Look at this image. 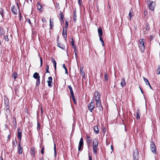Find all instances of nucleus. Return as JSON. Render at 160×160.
<instances>
[{
  "mask_svg": "<svg viewBox=\"0 0 160 160\" xmlns=\"http://www.w3.org/2000/svg\"><path fill=\"white\" fill-rule=\"evenodd\" d=\"M94 96L95 97V101L96 102V107L98 108L100 110L102 111L103 110V107L101 105V100L100 99V94L97 91H95Z\"/></svg>",
  "mask_w": 160,
  "mask_h": 160,
  "instance_id": "obj_1",
  "label": "nucleus"
},
{
  "mask_svg": "<svg viewBox=\"0 0 160 160\" xmlns=\"http://www.w3.org/2000/svg\"><path fill=\"white\" fill-rule=\"evenodd\" d=\"M147 3L148 7L149 10L152 11H154L155 7L156 6V3L155 1H152L149 0H147Z\"/></svg>",
  "mask_w": 160,
  "mask_h": 160,
  "instance_id": "obj_2",
  "label": "nucleus"
},
{
  "mask_svg": "<svg viewBox=\"0 0 160 160\" xmlns=\"http://www.w3.org/2000/svg\"><path fill=\"white\" fill-rule=\"evenodd\" d=\"M93 150L95 154L97 153V150L98 144V141L96 139H94L93 141Z\"/></svg>",
  "mask_w": 160,
  "mask_h": 160,
  "instance_id": "obj_3",
  "label": "nucleus"
},
{
  "mask_svg": "<svg viewBox=\"0 0 160 160\" xmlns=\"http://www.w3.org/2000/svg\"><path fill=\"white\" fill-rule=\"evenodd\" d=\"M144 39H139L138 46L142 53L144 51L145 46L144 45Z\"/></svg>",
  "mask_w": 160,
  "mask_h": 160,
  "instance_id": "obj_4",
  "label": "nucleus"
},
{
  "mask_svg": "<svg viewBox=\"0 0 160 160\" xmlns=\"http://www.w3.org/2000/svg\"><path fill=\"white\" fill-rule=\"evenodd\" d=\"M133 160H138L139 158V153L137 149L134 150L133 154Z\"/></svg>",
  "mask_w": 160,
  "mask_h": 160,
  "instance_id": "obj_5",
  "label": "nucleus"
},
{
  "mask_svg": "<svg viewBox=\"0 0 160 160\" xmlns=\"http://www.w3.org/2000/svg\"><path fill=\"white\" fill-rule=\"evenodd\" d=\"M95 107L94 101V100H92L91 103L88 105V108L89 111L92 112Z\"/></svg>",
  "mask_w": 160,
  "mask_h": 160,
  "instance_id": "obj_6",
  "label": "nucleus"
},
{
  "mask_svg": "<svg viewBox=\"0 0 160 160\" xmlns=\"http://www.w3.org/2000/svg\"><path fill=\"white\" fill-rule=\"evenodd\" d=\"M150 149L152 152L153 153L155 154L157 152L156 150V146L155 144L153 142H152L150 144Z\"/></svg>",
  "mask_w": 160,
  "mask_h": 160,
  "instance_id": "obj_7",
  "label": "nucleus"
},
{
  "mask_svg": "<svg viewBox=\"0 0 160 160\" xmlns=\"http://www.w3.org/2000/svg\"><path fill=\"white\" fill-rule=\"evenodd\" d=\"M83 145V139L82 138H81L79 144V146L78 147V152L80 151L81 150V148Z\"/></svg>",
  "mask_w": 160,
  "mask_h": 160,
  "instance_id": "obj_8",
  "label": "nucleus"
},
{
  "mask_svg": "<svg viewBox=\"0 0 160 160\" xmlns=\"http://www.w3.org/2000/svg\"><path fill=\"white\" fill-rule=\"evenodd\" d=\"M22 134V132L21 131H20V128H19L18 129V139L19 140V142L20 143L21 140Z\"/></svg>",
  "mask_w": 160,
  "mask_h": 160,
  "instance_id": "obj_9",
  "label": "nucleus"
},
{
  "mask_svg": "<svg viewBox=\"0 0 160 160\" xmlns=\"http://www.w3.org/2000/svg\"><path fill=\"white\" fill-rule=\"evenodd\" d=\"M37 9L41 12H42L43 9H42V6L39 2H37Z\"/></svg>",
  "mask_w": 160,
  "mask_h": 160,
  "instance_id": "obj_10",
  "label": "nucleus"
},
{
  "mask_svg": "<svg viewBox=\"0 0 160 160\" xmlns=\"http://www.w3.org/2000/svg\"><path fill=\"white\" fill-rule=\"evenodd\" d=\"M35 148L34 147H32L31 148L30 150V154L31 155L32 157H33L34 156L35 154Z\"/></svg>",
  "mask_w": 160,
  "mask_h": 160,
  "instance_id": "obj_11",
  "label": "nucleus"
},
{
  "mask_svg": "<svg viewBox=\"0 0 160 160\" xmlns=\"http://www.w3.org/2000/svg\"><path fill=\"white\" fill-rule=\"evenodd\" d=\"M83 67H81L80 68V73L82 77L85 78V73L83 70Z\"/></svg>",
  "mask_w": 160,
  "mask_h": 160,
  "instance_id": "obj_12",
  "label": "nucleus"
},
{
  "mask_svg": "<svg viewBox=\"0 0 160 160\" xmlns=\"http://www.w3.org/2000/svg\"><path fill=\"white\" fill-rule=\"evenodd\" d=\"M9 107L5 108L4 109L5 111V114L7 117L10 114V111L9 109Z\"/></svg>",
  "mask_w": 160,
  "mask_h": 160,
  "instance_id": "obj_13",
  "label": "nucleus"
},
{
  "mask_svg": "<svg viewBox=\"0 0 160 160\" xmlns=\"http://www.w3.org/2000/svg\"><path fill=\"white\" fill-rule=\"evenodd\" d=\"M86 140L87 142V143L88 144V146H89H89H90V144H91V138L90 137L88 136H86Z\"/></svg>",
  "mask_w": 160,
  "mask_h": 160,
  "instance_id": "obj_14",
  "label": "nucleus"
},
{
  "mask_svg": "<svg viewBox=\"0 0 160 160\" xmlns=\"http://www.w3.org/2000/svg\"><path fill=\"white\" fill-rule=\"evenodd\" d=\"M4 100H5L4 105L5 106V108L9 107V101L8 100V98H6V99H4Z\"/></svg>",
  "mask_w": 160,
  "mask_h": 160,
  "instance_id": "obj_15",
  "label": "nucleus"
},
{
  "mask_svg": "<svg viewBox=\"0 0 160 160\" xmlns=\"http://www.w3.org/2000/svg\"><path fill=\"white\" fill-rule=\"evenodd\" d=\"M11 10L14 14H17V10L15 6H13V7L11 8Z\"/></svg>",
  "mask_w": 160,
  "mask_h": 160,
  "instance_id": "obj_16",
  "label": "nucleus"
},
{
  "mask_svg": "<svg viewBox=\"0 0 160 160\" xmlns=\"http://www.w3.org/2000/svg\"><path fill=\"white\" fill-rule=\"evenodd\" d=\"M93 130L95 133L96 134H98L99 131V128L97 126H94Z\"/></svg>",
  "mask_w": 160,
  "mask_h": 160,
  "instance_id": "obj_17",
  "label": "nucleus"
},
{
  "mask_svg": "<svg viewBox=\"0 0 160 160\" xmlns=\"http://www.w3.org/2000/svg\"><path fill=\"white\" fill-rule=\"evenodd\" d=\"M18 151L19 154H21L22 153V148L21 147L20 143H19L18 145Z\"/></svg>",
  "mask_w": 160,
  "mask_h": 160,
  "instance_id": "obj_18",
  "label": "nucleus"
},
{
  "mask_svg": "<svg viewBox=\"0 0 160 160\" xmlns=\"http://www.w3.org/2000/svg\"><path fill=\"white\" fill-rule=\"evenodd\" d=\"M34 78L35 79H38V78L40 79V77L39 75V74L38 72H35L33 75V76Z\"/></svg>",
  "mask_w": 160,
  "mask_h": 160,
  "instance_id": "obj_19",
  "label": "nucleus"
},
{
  "mask_svg": "<svg viewBox=\"0 0 160 160\" xmlns=\"http://www.w3.org/2000/svg\"><path fill=\"white\" fill-rule=\"evenodd\" d=\"M98 31L99 37H102V36L103 33L101 28L98 29Z\"/></svg>",
  "mask_w": 160,
  "mask_h": 160,
  "instance_id": "obj_20",
  "label": "nucleus"
},
{
  "mask_svg": "<svg viewBox=\"0 0 160 160\" xmlns=\"http://www.w3.org/2000/svg\"><path fill=\"white\" fill-rule=\"evenodd\" d=\"M126 85V83L125 82L124 78H123L122 80V81L121 82V85L122 87H124Z\"/></svg>",
  "mask_w": 160,
  "mask_h": 160,
  "instance_id": "obj_21",
  "label": "nucleus"
},
{
  "mask_svg": "<svg viewBox=\"0 0 160 160\" xmlns=\"http://www.w3.org/2000/svg\"><path fill=\"white\" fill-rule=\"evenodd\" d=\"M57 46L63 50H64L65 49V46L61 43H58L57 44Z\"/></svg>",
  "mask_w": 160,
  "mask_h": 160,
  "instance_id": "obj_22",
  "label": "nucleus"
},
{
  "mask_svg": "<svg viewBox=\"0 0 160 160\" xmlns=\"http://www.w3.org/2000/svg\"><path fill=\"white\" fill-rule=\"evenodd\" d=\"M5 31L3 30V29L0 27V36H2L5 34Z\"/></svg>",
  "mask_w": 160,
  "mask_h": 160,
  "instance_id": "obj_23",
  "label": "nucleus"
},
{
  "mask_svg": "<svg viewBox=\"0 0 160 160\" xmlns=\"http://www.w3.org/2000/svg\"><path fill=\"white\" fill-rule=\"evenodd\" d=\"M133 12L132 11V9H131L129 13V17L130 20H131V18H132L133 17Z\"/></svg>",
  "mask_w": 160,
  "mask_h": 160,
  "instance_id": "obj_24",
  "label": "nucleus"
},
{
  "mask_svg": "<svg viewBox=\"0 0 160 160\" xmlns=\"http://www.w3.org/2000/svg\"><path fill=\"white\" fill-rule=\"evenodd\" d=\"M136 114H137V118L138 119H139L140 118V114L139 112V109H138L136 112Z\"/></svg>",
  "mask_w": 160,
  "mask_h": 160,
  "instance_id": "obj_25",
  "label": "nucleus"
},
{
  "mask_svg": "<svg viewBox=\"0 0 160 160\" xmlns=\"http://www.w3.org/2000/svg\"><path fill=\"white\" fill-rule=\"evenodd\" d=\"M51 60L54 66L55 69L56 70V62L52 58Z\"/></svg>",
  "mask_w": 160,
  "mask_h": 160,
  "instance_id": "obj_26",
  "label": "nucleus"
},
{
  "mask_svg": "<svg viewBox=\"0 0 160 160\" xmlns=\"http://www.w3.org/2000/svg\"><path fill=\"white\" fill-rule=\"evenodd\" d=\"M143 78L144 80V82H145L146 84L147 85H149V82L148 80V79L144 77H143Z\"/></svg>",
  "mask_w": 160,
  "mask_h": 160,
  "instance_id": "obj_27",
  "label": "nucleus"
},
{
  "mask_svg": "<svg viewBox=\"0 0 160 160\" xmlns=\"http://www.w3.org/2000/svg\"><path fill=\"white\" fill-rule=\"evenodd\" d=\"M67 29L66 28L65 30V28H63V30L62 32V35H67Z\"/></svg>",
  "mask_w": 160,
  "mask_h": 160,
  "instance_id": "obj_28",
  "label": "nucleus"
},
{
  "mask_svg": "<svg viewBox=\"0 0 160 160\" xmlns=\"http://www.w3.org/2000/svg\"><path fill=\"white\" fill-rule=\"evenodd\" d=\"M68 87L70 90V94L73 93V92L71 85H68Z\"/></svg>",
  "mask_w": 160,
  "mask_h": 160,
  "instance_id": "obj_29",
  "label": "nucleus"
},
{
  "mask_svg": "<svg viewBox=\"0 0 160 160\" xmlns=\"http://www.w3.org/2000/svg\"><path fill=\"white\" fill-rule=\"evenodd\" d=\"M59 15L60 16L61 19L62 20V21L63 22V19L64 18V15H63L62 12L61 11L60 13L59 14Z\"/></svg>",
  "mask_w": 160,
  "mask_h": 160,
  "instance_id": "obj_30",
  "label": "nucleus"
},
{
  "mask_svg": "<svg viewBox=\"0 0 160 160\" xmlns=\"http://www.w3.org/2000/svg\"><path fill=\"white\" fill-rule=\"evenodd\" d=\"M47 82L48 83V85L49 87L51 88L52 86V82H50V81H47Z\"/></svg>",
  "mask_w": 160,
  "mask_h": 160,
  "instance_id": "obj_31",
  "label": "nucleus"
},
{
  "mask_svg": "<svg viewBox=\"0 0 160 160\" xmlns=\"http://www.w3.org/2000/svg\"><path fill=\"white\" fill-rule=\"evenodd\" d=\"M40 79L38 78V79L36 80V86H38L40 84Z\"/></svg>",
  "mask_w": 160,
  "mask_h": 160,
  "instance_id": "obj_32",
  "label": "nucleus"
},
{
  "mask_svg": "<svg viewBox=\"0 0 160 160\" xmlns=\"http://www.w3.org/2000/svg\"><path fill=\"white\" fill-rule=\"evenodd\" d=\"M18 76V74L16 72H14L12 74V76L13 77V78L14 79V80H15L16 79V78L17 76Z\"/></svg>",
  "mask_w": 160,
  "mask_h": 160,
  "instance_id": "obj_33",
  "label": "nucleus"
},
{
  "mask_svg": "<svg viewBox=\"0 0 160 160\" xmlns=\"http://www.w3.org/2000/svg\"><path fill=\"white\" fill-rule=\"evenodd\" d=\"M77 16H76V11H75L74 13V18H73V20L74 21L76 22L77 20L76 18Z\"/></svg>",
  "mask_w": 160,
  "mask_h": 160,
  "instance_id": "obj_34",
  "label": "nucleus"
},
{
  "mask_svg": "<svg viewBox=\"0 0 160 160\" xmlns=\"http://www.w3.org/2000/svg\"><path fill=\"white\" fill-rule=\"evenodd\" d=\"M56 144L54 143V154L55 156V157H56V155H57V152L56 150Z\"/></svg>",
  "mask_w": 160,
  "mask_h": 160,
  "instance_id": "obj_35",
  "label": "nucleus"
},
{
  "mask_svg": "<svg viewBox=\"0 0 160 160\" xmlns=\"http://www.w3.org/2000/svg\"><path fill=\"white\" fill-rule=\"evenodd\" d=\"M104 79L106 81H107L108 80V76L107 74V73H105L104 74Z\"/></svg>",
  "mask_w": 160,
  "mask_h": 160,
  "instance_id": "obj_36",
  "label": "nucleus"
},
{
  "mask_svg": "<svg viewBox=\"0 0 160 160\" xmlns=\"http://www.w3.org/2000/svg\"><path fill=\"white\" fill-rule=\"evenodd\" d=\"M3 38L6 41L8 42L9 41V39L7 35H5Z\"/></svg>",
  "mask_w": 160,
  "mask_h": 160,
  "instance_id": "obj_37",
  "label": "nucleus"
},
{
  "mask_svg": "<svg viewBox=\"0 0 160 160\" xmlns=\"http://www.w3.org/2000/svg\"><path fill=\"white\" fill-rule=\"evenodd\" d=\"M46 73H49V65H46Z\"/></svg>",
  "mask_w": 160,
  "mask_h": 160,
  "instance_id": "obj_38",
  "label": "nucleus"
},
{
  "mask_svg": "<svg viewBox=\"0 0 160 160\" xmlns=\"http://www.w3.org/2000/svg\"><path fill=\"white\" fill-rule=\"evenodd\" d=\"M13 123L14 124V125H17V122H16V118L15 117H13Z\"/></svg>",
  "mask_w": 160,
  "mask_h": 160,
  "instance_id": "obj_39",
  "label": "nucleus"
},
{
  "mask_svg": "<svg viewBox=\"0 0 160 160\" xmlns=\"http://www.w3.org/2000/svg\"><path fill=\"white\" fill-rule=\"evenodd\" d=\"M53 22H51V19H50V28H52V27H53Z\"/></svg>",
  "mask_w": 160,
  "mask_h": 160,
  "instance_id": "obj_40",
  "label": "nucleus"
},
{
  "mask_svg": "<svg viewBox=\"0 0 160 160\" xmlns=\"http://www.w3.org/2000/svg\"><path fill=\"white\" fill-rule=\"evenodd\" d=\"M71 39L72 40V41L71 42H72V47L73 48L75 47L76 46L75 45V44H74V41L73 40V39L72 38Z\"/></svg>",
  "mask_w": 160,
  "mask_h": 160,
  "instance_id": "obj_41",
  "label": "nucleus"
},
{
  "mask_svg": "<svg viewBox=\"0 0 160 160\" xmlns=\"http://www.w3.org/2000/svg\"><path fill=\"white\" fill-rule=\"evenodd\" d=\"M146 30H149V26L148 23H146Z\"/></svg>",
  "mask_w": 160,
  "mask_h": 160,
  "instance_id": "obj_42",
  "label": "nucleus"
},
{
  "mask_svg": "<svg viewBox=\"0 0 160 160\" xmlns=\"http://www.w3.org/2000/svg\"><path fill=\"white\" fill-rule=\"evenodd\" d=\"M68 21H65V28H65V29H66V28H68Z\"/></svg>",
  "mask_w": 160,
  "mask_h": 160,
  "instance_id": "obj_43",
  "label": "nucleus"
},
{
  "mask_svg": "<svg viewBox=\"0 0 160 160\" xmlns=\"http://www.w3.org/2000/svg\"><path fill=\"white\" fill-rule=\"evenodd\" d=\"M48 80L47 81H50V82H52V77L51 76L49 77L48 78Z\"/></svg>",
  "mask_w": 160,
  "mask_h": 160,
  "instance_id": "obj_44",
  "label": "nucleus"
},
{
  "mask_svg": "<svg viewBox=\"0 0 160 160\" xmlns=\"http://www.w3.org/2000/svg\"><path fill=\"white\" fill-rule=\"evenodd\" d=\"M42 21L43 22L46 23V20L45 18H43L42 19Z\"/></svg>",
  "mask_w": 160,
  "mask_h": 160,
  "instance_id": "obj_45",
  "label": "nucleus"
},
{
  "mask_svg": "<svg viewBox=\"0 0 160 160\" xmlns=\"http://www.w3.org/2000/svg\"><path fill=\"white\" fill-rule=\"evenodd\" d=\"M40 66H42V58L40 57Z\"/></svg>",
  "mask_w": 160,
  "mask_h": 160,
  "instance_id": "obj_46",
  "label": "nucleus"
},
{
  "mask_svg": "<svg viewBox=\"0 0 160 160\" xmlns=\"http://www.w3.org/2000/svg\"><path fill=\"white\" fill-rule=\"evenodd\" d=\"M78 3L80 5V6H81L82 1V0H78Z\"/></svg>",
  "mask_w": 160,
  "mask_h": 160,
  "instance_id": "obj_47",
  "label": "nucleus"
},
{
  "mask_svg": "<svg viewBox=\"0 0 160 160\" xmlns=\"http://www.w3.org/2000/svg\"><path fill=\"white\" fill-rule=\"evenodd\" d=\"M44 147H43L42 148V149L41 150V153L42 154H43L44 153Z\"/></svg>",
  "mask_w": 160,
  "mask_h": 160,
  "instance_id": "obj_48",
  "label": "nucleus"
},
{
  "mask_svg": "<svg viewBox=\"0 0 160 160\" xmlns=\"http://www.w3.org/2000/svg\"><path fill=\"white\" fill-rule=\"evenodd\" d=\"M27 21L28 22V23L29 24H31V21L29 19H28L27 20Z\"/></svg>",
  "mask_w": 160,
  "mask_h": 160,
  "instance_id": "obj_49",
  "label": "nucleus"
},
{
  "mask_svg": "<svg viewBox=\"0 0 160 160\" xmlns=\"http://www.w3.org/2000/svg\"><path fill=\"white\" fill-rule=\"evenodd\" d=\"M71 97H72V99H74V98H74V93H71Z\"/></svg>",
  "mask_w": 160,
  "mask_h": 160,
  "instance_id": "obj_50",
  "label": "nucleus"
},
{
  "mask_svg": "<svg viewBox=\"0 0 160 160\" xmlns=\"http://www.w3.org/2000/svg\"><path fill=\"white\" fill-rule=\"evenodd\" d=\"M150 40L152 41L153 38V36L152 35H150Z\"/></svg>",
  "mask_w": 160,
  "mask_h": 160,
  "instance_id": "obj_51",
  "label": "nucleus"
},
{
  "mask_svg": "<svg viewBox=\"0 0 160 160\" xmlns=\"http://www.w3.org/2000/svg\"><path fill=\"white\" fill-rule=\"evenodd\" d=\"M158 72H157L158 74H160V67L159 68L158 70Z\"/></svg>",
  "mask_w": 160,
  "mask_h": 160,
  "instance_id": "obj_52",
  "label": "nucleus"
},
{
  "mask_svg": "<svg viewBox=\"0 0 160 160\" xmlns=\"http://www.w3.org/2000/svg\"><path fill=\"white\" fill-rule=\"evenodd\" d=\"M99 37L100 40V41L101 42H102L103 41L102 39V38H101V37Z\"/></svg>",
  "mask_w": 160,
  "mask_h": 160,
  "instance_id": "obj_53",
  "label": "nucleus"
},
{
  "mask_svg": "<svg viewBox=\"0 0 160 160\" xmlns=\"http://www.w3.org/2000/svg\"><path fill=\"white\" fill-rule=\"evenodd\" d=\"M1 10H2V12H0V14H1L2 16V15H3V11L2 10L1 8Z\"/></svg>",
  "mask_w": 160,
  "mask_h": 160,
  "instance_id": "obj_54",
  "label": "nucleus"
},
{
  "mask_svg": "<svg viewBox=\"0 0 160 160\" xmlns=\"http://www.w3.org/2000/svg\"><path fill=\"white\" fill-rule=\"evenodd\" d=\"M63 36L64 38L65 39V40L66 41L67 35H63Z\"/></svg>",
  "mask_w": 160,
  "mask_h": 160,
  "instance_id": "obj_55",
  "label": "nucleus"
},
{
  "mask_svg": "<svg viewBox=\"0 0 160 160\" xmlns=\"http://www.w3.org/2000/svg\"><path fill=\"white\" fill-rule=\"evenodd\" d=\"M72 100H73V101L74 103L75 104H76V101L75 100V98H74V99H73Z\"/></svg>",
  "mask_w": 160,
  "mask_h": 160,
  "instance_id": "obj_56",
  "label": "nucleus"
},
{
  "mask_svg": "<svg viewBox=\"0 0 160 160\" xmlns=\"http://www.w3.org/2000/svg\"><path fill=\"white\" fill-rule=\"evenodd\" d=\"M62 67L65 69V70L66 69H67L66 67L65 66V65L64 64H63V66H62Z\"/></svg>",
  "mask_w": 160,
  "mask_h": 160,
  "instance_id": "obj_57",
  "label": "nucleus"
},
{
  "mask_svg": "<svg viewBox=\"0 0 160 160\" xmlns=\"http://www.w3.org/2000/svg\"><path fill=\"white\" fill-rule=\"evenodd\" d=\"M10 138V134H9L8 136V141L9 140Z\"/></svg>",
  "mask_w": 160,
  "mask_h": 160,
  "instance_id": "obj_58",
  "label": "nucleus"
},
{
  "mask_svg": "<svg viewBox=\"0 0 160 160\" xmlns=\"http://www.w3.org/2000/svg\"><path fill=\"white\" fill-rule=\"evenodd\" d=\"M73 48H74V51L75 52V53L76 52H77V51L76 48V47H74Z\"/></svg>",
  "mask_w": 160,
  "mask_h": 160,
  "instance_id": "obj_59",
  "label": "nucleus"
},
{
  "mask_svg": "<svg viewBox=\"0 0 160 160\" xmlns=\"http://www.w3.org/2000/svg\"><path fill=\"white\" fill-rule=\"evenodd\" d=\"M39 126H40V125H39V124L38 123V126H37V129L38 130V129H39L40 128H39Z\"/></svg>",
  "mask_w": 160,
  "mask_h": 160,
  "instance_id": "obj_60",
  "label": "nucleus"
},
{
  "mask_svg": "<svg viewBox=\"0 0 160 160\" xmlns=\"http://www.w3.org/2000/svg\"><path fill=\"white\" fill-rule=\"evenodd\" d=\"M89 160H92V157L91 156H89Z\"/></svg>",
  "mask_w": 160,
  "mask_h": 160,
  "instance_id": "obj_61",
  "label": "nucleus"
},
{
  "mask_svg": "<svg viewBox=\"0 0 160 160\" xmlns=\"http://www.w3.org/2000/svg\"><path fill=\"white\" fill-rule=\"evenodd\" d=\"M77 52H76L75 53V55L76 58H77L78 57V56H77Z\"/></svg>",
  "mask_w": 160,
  "mask_h": 160,
  "instance_id": "obj_62",
  "label": "nucleus"
},
{
  "mask_svg": "<svg viewBox=\"0 0 160 160\" xmlns=\"http://www.w3.org/2000/svg\"><path fill=\"white\" fill-rule=\"evenodd\" d=\"M17 143V141L16 140H15V142H13V144L15 145V146H16V144Z\"/></svg>",
  "mask_w": 160,
  "mask_h": 160,
  "instance_id": "obj_63",
  "label": "nucleus"
},
{
  "mask_svg": "<svg viewBox=\"0 0 160 160\" xmlns=\"http://www.w3.org/2000/svg\"><path fill=\"white\" fill-rule=\"evenodd\" d=\"M65 74H68V70L67 69H66L65 70Z\"/></svg>",
  "mask_w": 160,
  "mask_h": 160,
  "instance_id": "obj_64",
  "label": "nucleus"
}]
</instances>
